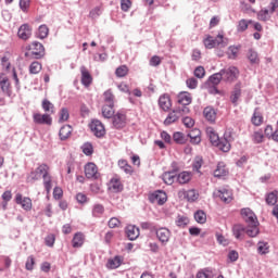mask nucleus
Listing matches in <instances>:
<instances>
[{
  "instance_id": "59",
  "label": "nucleus",
  "mask_w": 278,
  "mask_h": 278,
  "mask_svg": "<svg viewBox=\"0 0 278 278\" xmlns=\"http://www.w3.org/2000/svg\"><path fill=\"white\" fill-rule=\"evenodd\" d=\"M90 190L92 194H103V189H101V186L99 184H91Z\"/></svg>"
},
{
  "instance_id": "44",
  "label": "nucleus",
  "mask_w": 278,
  "mask_h": 278,
  "mask_svg": "<svg viewBox=\"0 0 278 278\" xmlns=\"http://www.w3.org/2000/svg\"><path fill=\"white\" fill-rule=\"evenodd\" d=\"M49 36V27L47 25L42 24L39 26L38 31H37V38L40 40H45Z\"/></svg>"
},
{
  "instance_id": "24",
  "label": "nucleus",
  "mask_w": 278,
  "mask_h": 278,
  "mask_svg": "<svg viewBox=\"0 0 278 278\" xmlns=\"http://www.w3.org/2000/svg\"><path fill=\"white\" fill-rule=\"evenodd\" d=\"M176 178H177V169H172L163 174V181L167 186H173V184H175Z\"/></svg>"
},
{
  "instance_id": "56",
  "label": "nucleus",
  "mask_w": 278,
  "mask_h": 278,
  "mask_svg": "<svg viewBox=\"0 0 278 278\" xmlns=\"http://www.w3.org/2000/svg\"><path fill=\"white\" fill-rule=\"evenodd\" d=\"M239 257H240V254L238 253V251L230 250L228 252V260H229V262H232V263L233 262H238Z\"/></svg>"
},
{
  "instance_id": "28",
  "label": "nucleus",
  "mask_w": 278,
  "mask_h": 278,
  "mask_svg": "<svg viewBox=\"0 0 278 278\" xmlns=\"http://www.w3.org/2000/svg\"><path fill=\"white\" fill-rule=\"evenodd\" d=\"M121 264H123V257L117 255L108 261L106 267L111 270H114L116 268H119Z\"/></svg>"
},
{
  "instance_id": "42",
  "label": "nucleus",
  "mask_w": 278,
  "mask_h": 278,
  "mask_svg": "<svg viewBox=\"0 0 278 278\" xmlns=\"http://www.w3.org/2000/svg\"><path fill=\"white\" fill-rule=\"evenodd\" d=\"M41 71H42V64H40V62L34 61L33 63H30L29 65L30 75H38V73H40Z\"/></svg>"
},
{
  "instance_id": "50",
  "label": "nucleus",
  "mask_w": 278,
  "mask_h": 278,
  "mask_svg": "<svg viewBox=\"0 0 278 278\" xmlns=\"http://www.w3.org/2000/svg\"><path fill=\"white\" fill-rule=\"evenodd\" d=\"M257 251L260 255H266L268 253V242L260 241L257 243Z\"/></svg>"
},
{
  "instance_id": "11",
  "label": "nucleus",
  "mask_w": 278,
  "mask_h": 278,
  "mask_svg": "<svg viewBox=\"0 0 278 278\" xmlns=\"http://www.w3.org/2000/svg\"><path fill=\"white\" fill-rule=\"evenodd\" d=\"M168 200L166 192L157 190L149 195L150 203H157V205H164Z\"/></svg>"
},
{
  "instance_id": "8",
  "label": "nucleus",
  "mask_w": 278,
  "mask_h": 278,
  "mask_svg": "<svg viewBox=\"0 0 278 278\" xmlns=\"http://www.w3.org/2000/svg\"><path fill=\"white\" fill-rule=\"evenodd\" d=\"M28 49L31 51L33 55H35V60L45 58V46L39 41H33L31 45L28 46Z\"/></svg>"
},
{
  "instance_id": "31",
  "label": "nucleus",
  "mask_w": 278,
  "mask_h": 278,
  "mask_svg": "<svg viewBox=\"0 0 278 278\" xmlns=\"http://www.w3.org/2000/svg\"><path fill=\"white\" fill-rule=\"evenodd\" d=\"M260 224H252L245 228V233L250 238H255L260 233Z\"/></svg>"
},
{
  "instance_id": "46",
  "label": "nucleus",
  "mask_w": 278,
  "mask_h": 278,
  "mask_svg": "<svg viewBox=\"0 0 278 278\" xmlns=\"http://www.w3.org/2000/svg\"><path fill=\"white\" fill-rule=\"evenodd\" d=\"M208 81L213 85V86H218L220 84V81H223V74L219 71L218 73H215L213 75H211L208 77Z\"/></svg>"
},
{
  "instance_id": "17",
  "label": "nucleus",
  "mask_w": 278,
  "mask_h": 278,
  "mask_svg": "<svg viewBox=\"0 0 278 278\" xmlns=\"http://www.w3.org/2000/svg\"><path fill=\"white\" fill-rule=\"evenodd\" d=\"M33 121L37 125H51L53 123V119L51 118V115L49 114H40V113H35L33 115Z\"/></svg>"
},
{
  "instance_id": "57",
  "label": "nucleus",
  "mask_w": 278,
  "mask_h": 278,
  "mask_svg": "<svg viewBox=\"0 0 278 278\" xmlns=\"http://www.w3.org/2000/svg\"><path fill=\"white\" fill-rule=\"evenodd\" d=\"M194 77H198V79H203L205 77V68L203 66H198L194 70Z\"/></svg>"
},
{
  "instance_id": "35",
  "label": "nucleus",
  "mask_w": 278,
  "mask_h": 278,
  "mask_svg": "<svg viewBox=\"0 0 278 278\" xmlns=\"http://www.w3.org/2000/svg\"><path fill=\"white\" fill-rule=\"evenodd\" d=\"M173 140L176 144H186V142H188V137L181 131H176L173 134Z\"/></svg>"
},
{
  "instance_id": "25",
  "label": "nucleus",
  "mask_w": 278,
  "mask_h": 278,
  "mask_svg": "<svg viewBox=\"0 0 278 278\" xmlns=\"http://www.w3.org/2000/svg\"><path fill=\"white\" fill-rule=\"evenodd\" d=\"M80 73H81V84L83 86H86V88H88V86L92 84V75H90V72H88V70L84 66L80 68Z\"/></svg>"
},
{
  "instance_id": "32",
  "label": "nucleus",
  "mask_w": 278,
  "mask_h": 278,
  "mask_svg": "<svg viewBox=\"0 0 278 278\" xmlns=\"http://www.w3.org/2000/svg\"><path fill=\"white\" fill-rule=\"evenodd\" d=\"M42 179H43V188H45L46 192L50 193L51 189L53 188V185L51 184L52 178H51V175H49V170L42 175Z\"/></svg>"
},
{
  "instance_id": "13",
  "label": "nucleus",
  "mask_w": 278,
  "mask_h": 278,
  "mask_svg": "<svg viewBox=\"0 0 278 278\" xmlns=\"http://www.w3.org/2000/svg\"><path fill=\"white\" fill-rule=\"evenodd\" d=\"M15 203L17 205H21L23 210H25V212H30L31 210V199L30 198H23V194L21 193H16L15 195Z\"/></svg>"
},
{
  "instance_id": "33",
  "label": "nucleus",
  "mask_w": 278,
  "mask_h": 278,
  "mask_svg": "<svg viewBox=\"0 0 278 278\" xmlns=\"http://www.w3.org/2000/svg\"><path fill=\"white\" fill-rule=\"evenodd\" d=\"M102 115L104 118H113L114 114V104H105L102 106Z\"/></svg>"
},
{
  "instance_id": "36",
  "label": "nucleus",
  "mask_w": 278,
  "mask_h": 278,
  "mask_svg": "<svg viewBox=\"0 0 278 278\" xmlns=\"http://www.w3.org/2000/svg\"><path fill=\"white\" fill-rule=\"evenodd\" d=\"M84 245V235L81 232L75 233L72 240V247L74 249H79Z\"/></svg>"
},
{
  "instance_id": "5",
  "label": "nucleus",
  "mask_w": 278,
  "mask_h": 278,
  "mask_svg": "<svg viewBox=\"0 0 278 278\" xmlns=\"http://www.w3.org/2000/svg\"><path fill=\"white\" fill-rule=\"evenodd\" d=\"M112 118L113 129H125L127 127V114L118 111Z\"/></svg>"
},
{
  "instance_id": "37",
  "label": "nucleus",
  "mask_w": 278,
  "mask_h": 278,
  "mask_svg": "<svg viewBox=\"0 0 278 278\" xmlns=\"http://www.w3.org/2000/svg\"><path fill=\"white\" fill-rule=\"evenodd\" d=\"M251 23H253L252 20H249V21L244 20V18L240 20L238 25H237V31L239 34H242V33L247 31V29H249V25H251Z\"/></svg>"
},
{
  "instance_id": "30",
  "label": "nucleus",
  "mask_w": 278,
  "mask_h": 278,
  "mask_svg": "<svg viewBox=\"0 0 278 278\" xmlns=\"http://www.w3.org/2000/svg\"><path fill=\"white\" fill-rule=\"evenodd\" d=\"M176 179L181 186H184V185L188 184L190 181V179H192V173L182 172L177 175Z\"/></svg>"
},
{
  "instance_id": "22",
  "label": "nucleus",
  "mask_w": 278,
  "mask_h": 278,
  "mask_svg": "<svg viewBox=\"0 0 278 278\" xmlns=\"http://www.w3.org/2000/svg\"><path fill=\"white\" fill-rule=\"evenodd\" d=\"M177 103L178 105H190L192 103V97L188 91H181L177 96Z\"/></svg>"
},
{
  "instance_id": "2",
  "label": "nucleus",
  "mask_w": 278,
  "mask_h": 278,
  "mask_svg": "<svg viewBox=\"0 0 278 278\" xmlns=\"http://www.w3.org/2000/svg\"><path fill=\"white\" fill-rule=\"evenodd\" d=\"M203 45L205 49H216V47H220L222 49H224V47H227L228 41L227 39H225V36H223L222 34H218L216 38L208 35L203 40Z\"/></svg>"
},
{
  "instance_id": "43",
  "label": "nucleus",
  "mask_w": 278,
  "mask_h": 278,
  "mask_svg": "<svg viewBox=\"0 0 278 278\" xmlns=\"http://www.w3.org/2000/svg\"><path fill=\"white\" fill-rule=\"evenodd\" d=\"M248 60L250 61L251 64H260V55L253 49H250L248 51Z\"/></svg>"
},
{
  "instance_id": "47",
  "label": "nucleus",
  "mask_w": 278,
  "mask_h": 278,
  "mask_svg": "<svg viewBox=\"0 0 278 278\" xmlns=\"http://www.w3.org/2000/svg\"><path fill=\"white\" fill-rule=\"evenodd\" d=\"M277 191H271L266 194L265 201L267 205H277Z\"/></svg>"
},
{
  "instance_id": "29",
  "label": "nucleus",
  "mask_w": 278,
  "mask_h": 278,
  "mask_svg": "<svg viewBox=\"0 0 278 278\" xmlns=\"http://www.w3.org/2000/svg\"><path fill=\"white\" fill-rule=\"evenodd\" d=\"M240 49H242L241 45L238 46H229L228 47V60H237L238 59V53H240Z\"/></svg>"
},
{
  "instance_id": "52",
  "label": "nucleus",
  "mask_w": 278,
  "mask_h": 278,
  "mask_svg": "<svg viewBox=\"0 0 278 278\" xmlns=\"http://www.w3.org/2000/svg\"><path fill=\"white\" fill-rule=\"evenodd\" d=\"M127 73H129V68L127 67V65H121L115 71L116 77H126Z\"/></svg>"
},
{
  "instance_id": "48",
  "label": "nucleus",
  "mask_w": 278,
  "mask_h": 278,
  "mask_svg": "<svg viewBox=\"0 0 278 278\" xmlns=\"http://www.w3.org/2000/svg\"><path fill=\"white\" fill-rule=\"evenodd\" d=\"M227 175V169L223 163H218L216 169L214 170V177L220 178Z\"/></svg>"
},
{
  "instance_id": "63",
  "label": "nucleus",
  "mask_w": 278,
  "mask_h": 278,
  "mask_svg": "<svg viewBox=\"0 0 278 278\" xmlns=\"http://www.w3.org/2000/svg\"><path fill=\"white\" fill-rule=\"evenodd\" d=\"M34 264H36V260L34 258V256H28L25 264L26 270H34Z\"/></svg>"
},
{
  "instance_id": "4",
  "label": "nucleus",
  "mask_w": 278,
  "mask_h": 278,
  "mask_svg": "<svg viewBox=\"0 0 278 278\" xmlns=\"http://www.w3.org/2000/svg\"><path fill=\"white\" fill-rule=\"evenodd\" d=\"M49 170V165L42 163L35 170H31L26 177V181L29 184L31 181H38L43 175Z\"/></svg>"
},
{
  "instance_id": "15",
  "label": "nucleus",
  "mask_w": 278,
  "mask_h": 278,
  "mask_svg": "<svg viewBox=\"0 0 278 278\" xmlns=\"http://www.w3.org/2000/svg\"><path fill=\"white\" fill-rule=\"evenodd\" d=\"M240 97H242V83H237L230 93V103L235 106L238 105Z\"/></svg>"
},
{
  "instance_id": "39",
  "label": "nucleus",
  "mask_w": 278,
  "mask_h": 278,
  "mask_svg": "<svg viewBox=\"0 0 278 278\" xmlns=\"http://www.w3.org/2000/svg\"><path fill=\"white\" fill-rule=\"evenodd\" d=\"M184 195H185V199H187V201H189V203H194V201H197V199H199V193H197V190H194V189L185 191Z\"/></svg>"
},
{
  "instance_id": "45",
  "label": "nucleus",
  "mask_w": 278,
  "mask_h": 278,
  "mask_svg": "<svg viewBox=\"0 0 278 278\" xmlns=\"http://www.w3.org/2000/svg\"><path fill=\"white\" fill-rule=\"evenodd\" d=\"M194 219L200 225H205V223L207 222V215L203 211L200 210L194 213Z\"/></svg>"
},
{
  "instance_id": "23",
  "label": "nucleus",
  "mask_w": 278,
  "mask_h": 278,
  "mask_svg": "<svg viewBox=\"0 0 278 278\" xmlns=\"http://www.w3.org/2000/svg\"><path fill=\"white\" fill-rule=\"evenodd\" d=\"M203 116L208 123H216V110L212 106H206L203 110Z\"/></svg>"
},
{
  "instance_id": "53",
  "label": "nucleus",
  "mask_w": 278,
  "mask_h": 278,
  "mask_svg": "<svg viewBox=\"0 0 278 278\" xmlns=\"http://www.w3.org/2000/svg\"><path fill=\"white\" fill-rule=\"evenodd\" d=\"M103 97L106 104L114 105V93H112V90L104 91Z\"/></svg>"
},
{
  "instance_id": "58",
  "label": "nucleus",
  "mask_w": 278,
  "mask_h": 278,
  "mask_svg": "<svg viewBox=\"0 0 278 278\" xmlns=\"http://www.w3.org/2000/svg\"><path fill=\"white\" fill-rule=\"evenodd\" d=\"M175 110L180 117L182 114H190V108L188 105L176 106Z\"/></svg>"
},
{
  "instance_id": "6",
  "label": "nucleus",
  "mask_w": 278,
  "mask_h": 278,
  "mask_svg": "<svg viewBox=\"0 0 278 278\" xmlns=\"http://www.w3.org/2000/svg\"><path fill=\"white\" fill-rule=\"evenodd\" d=\"M241 218L244 220L245 225H260V222L257 220V216L255 213L249 208L244 207L240 211Z\"/></svg>"
},
{
  "instance_id": "12",
  "label": "nucleus",
  "mask_w": 278,
  "mask_h": 278,
  "mask_svg": "<svg viewBox=\"0 0 278 278\" xmlns=\"http://www.w3.org/2000/svg\"><path fill=\"white\" fill-rule=\"evenodd\" d=\"M155 235L157 240L163 244H168V240H170V230L168 228H157L155 230Z\"/></svg>"
},
{
  "instance_id": "64",
  "label": "nucleus",
  "mask_w": 278,
  "mask_h": 278,
  "mask_svg": "<svg viewBox=\"0 0 278 278\" xmlns=\"http://www.w3.org/2000/svg\"><path fill=\"white\" fill-rule=\"evenodd\" d=\"M30 3L31 0H20V9L22 12H27V10H29Z\"/></svg>"
},
{
  "instance_id": "54",
  "label": "nucleus",
  "mask_w": 278,
  "mask_h": 278,
  "mask_svg": "<svg viewBox=\"0 0 278 278\" xmlns=\"http://www.w3.org/2000/svg\"><path fill=\"white\" fill-rule=\"evenodd\" d=\"M186 86L190 90H197V87L199 86V80L197 78H194V77L188 78L186 80Z\"/></svg>"
},
{
  "instance_id": "16",
  "label": "nucleus",
  "mask_w": 278,
  "mask_h": 278,
  "mask_svg": "<svg viewBox=\"0 0 278 278\" xmlns=\"http://www.w3.org/2000/svg\"><path fill=\"white\" fill-rule=\"evenodd\" d=\"M20 40H29L31 38V26L29 24H22L17 30Z\"/></svg>"
},
{
  "instance_id": "9",
  "label": "nucleus",
  "mask_w": 278,
  "mask_h": 278,
  "mask_svg": "<svg viewBox=\"0 0 278 278\" xmlns=\"http://www.w3.org/2000/svg\"><path fill=\"white\" fill-rule=\"evenodd\" d=\"M214 197H217L223 203H231L233 201V193L227 188H222L215 191Z\"/></svg>"
},
{
  "instance_id": "55",
  "label": "nucleus",
  "mask_w": 278,
  "mask_h": 278,
  "mask_svg": "<svg viewBox=\"0 0 278 278\" xmlns=\"http://www.w3.org/2000/svg\"><path fill=\"white\" fill-rule=\"evenodd\" d=\"M190 223V219L186 216H178L176 220L177 227H181L182 229Z\"/></svg>"
},
{
  "instance_id": "18",
  "label": "nucleus",
  "mask_w": 278,
  "mask_h": 278,
  "mask_svg": "<svg viewBox=\"0 0 278 278\" xmlns=\"http://www.w3.org/2000/svg\"><path fill=\"white\" fill-rule=\"evenodd\" d=\"M125 233L128 240H138L140 237V228H138L136 225H128L125 228Z\"/></svg>"
},
{
  "instance_id": "51",
  "label": "nucleus",
  "mask_w": 278,
  "mask_h": 278,
  "mask_svg": "<svg viewBox=\"0 0 278 278\" xmlns=\"http://www.w3.org/2000/svg\"><path fill=\"white\" fill-rule=\"evenodd\" d=\"M252 123L255 125V127H260V125L264 123V116H262L261 113L254 112L252 116Z\"/></svg>"
},
{
  "instance_id": "26",
  "label": "nucleus",
  "mask_w": 278,
  "mask_h": 278,
  "mask_svg": "<svg viewBox=\"0 0 278 278\" xmlns=\"http://www.w3.org/2000/svg\"><path fill=\"white\" fill-rule=\"evenodd\" d=\"M180 115H178L176 109L168 113L167 117L164 121L165 127L173 125V123H177L179 121Z\"/></svg>"
},
{
  "instance_id": "41",
  "label": "nucleus",
  "mask_w": 278,
  "mask_h": 278,
  "mask_svg": "<svg viewBox=\"0 0 278 278\" xmlns=\"http://www.w3.org/2000/svg\"><path fill=\"white\" fill-rule=\"evenodd\" d=\"M258 21H263V23H266L270 21V11L268 9H262L257 13Z\"/></svg>"
},
{
  "instance_id": "49",
  "label": "nucleus",
  "mask_w": 278,
  "mask_h": 278,
  "mask_svg": "<svg viewBox=\"0 0 278 278\" xmlns=\"http://www.w3.org/2000/svg\"><path fill=\"white\" fill-rule=\"evenodd\" d=\"M81 150H83V153L85 155H92V153H94V147H92V143L90 142H85L83 146H81Z\"/></svg>"
},
{
  "instance_id": "19",
  "label": "nucleus",
  "mask_w": 278,
  "mask_h": 278,
  "mask_svg": "<svg viewBox=\"0 0 278 278\" xmlns=\"http://www.w3.org/2000/svg\"><path fill=\"white\" fill-rule=\"evenodd\" d=\"M244 233H247V227L242 224H236L232 226V235L236 240H244Z\"/></svg>"
},
{
  "instance_id": "14",
  "label": "nucleus",
  "mask_w": 278,
  "mask_h": 278,
  "mask_svg": "<svg viewBox=\"0 0 278 278\" xmlns=\"http://www.w3.org/2000/svg\"><path fill=\"white\" fill-rule=\"evenodd\" d=\"M108 186L109 190L111 192H114L115 194H118V192H123L124 190L123 182L121 181V178H118V176L111 178Z\"/></svg>"
},
{
  "instance_id": "38",
  "label": "nucleus",
  "mask_w": 278,
  "mask_h": 278,
  "mask_svg": "<svg viewBox=\"0 0 278 278\" xmlns=\"http://www.w3.org/2000/svg\"><path fill=\"white\" fill-rule=\"evenodd\" d=\"M105 212V206L103 204H94L92 207V216L94 218H100V216H103Z\"/></svg>"
},
{
  "instance_id": "21",
  "label": "nucleus",
  "mask_w": 278,
  "mask_h": 278,
  "mask_svg": "<svg viewBox=\"0 0 278 278\" xmlns=\"http://www.w3.org/2000/svg\"><path fill=\"white\" fill-rule=\"evenodd\" d=\"M159 105L164 112H168L173 104L170 103V97L168 94H163L159 98Z\"/></svg>"
},
{
  "instance_id": "34",
  "label": "nucleus",
  "mask_w": 278,
  "mask_h": 278,
  "mask_svg": "<svg viewBox=\"0 0 278 278\" xmlns=\"http://www.w3.org/2000/svg\"><path fill=\"white\" fill-rule=\"evenodd\" d=\"M0 86L2 92L7 93L8 97H12V89H10V79H8V77L0 80Z\"/></svg>"
},
{
  "instance_id": "40",
  "label": "nucleus",
  "mask_w": 278,
  "mask_h": 278,
  "mask_svg": "<svg viewBox=\"0 0 278 278\" xmlns=\"http://www.w3.org/2000/svg\"><path fill=\"white\" fill-rule=\"evenodd\" d=\"M118 166L122 170H124V173H126V175H131V173H134V168L131 165H129V163H127V160H119Z\"/></svg>"
},
{
  "instance_id": "7",
  "label": "nucleus",
  "mask_w": 278,
  "mask_h": 278,
  "mask_svg": "<svg viewBox=\"0 0 278 278\" xmlns=\"http://www.w3.org/2000/svg\"><path fill=\"white\" fill-rule=\"evenodd\" d=\"M89 128L96 138H103V136H105V126L99 119H92L89 124Z\"/></svg>"
},
{
  "instance_id": "27",
  "label": "nucleus",
  "mask_w": 278,
  "mask_h": 278,
  "mask_svg": "<svg viewBox=\"0 0 278 278\" xmlns=\"http://www.w3.org/2000/svg\"><path fill=\"white\" fill-rule=\"evenodd\" d=\"M71 134H73V127H71V125H65L61 127L59 131L60 140H68Z\"/></svg>"
},
{
  "instance_id": "62",
  "label": "nucleus",
  "mask_w": 278,
  "mask_h": 278,
  "mask_svg": "<svg viewBox=\"0 0 278 278\" xmlns=\"http://www.w3.org/2000/svg\"><path fill=\"white\" fill-rule=\"evenodd\" d=\"M182 124L188 129L194 127V121L192 119V117H189V116H186V117L182 118Z\"/></svg>"
},
{
  "instance_id": "1",
  "label": "nucleus",
  "mask_w": 278,
  "mask_h": 278,
  "mask_svg": "<svg viewBox=\"0 0 278 278\" xmlns=\"http://www.w3.org/2000/svg\"><path fill=\"white\" fill-rule=\"evenodd\" d=\"M207 136L213 147H217L219 151H223L224 153H229V151H231V140H233L231 131H225L224 137L220 138L214 130H208Z\"/></svg>"
},
{
  "instance_id": "3",
  "label": "nucleus",
  "mask_w": 278,
  "mask_h": 278,
  "mask_svg": "<svg viewBox=\"0 0 278 278\" xmlns=\"http://www.w3.org/2000/svg\"><path fill=\"white\" fill-rule=\"evenodd\" d=\"M223 81L226 84H233L240 76V70L236 66H229L220 70Z\"/></svg>"
},
{
  "instance_id": "10",
  "label": "nucleus",
  "mask_w": 278,
  "mask_h": 278,
  "mask_svg": "<svg viewBox=\"0 0 278 278\" xmlns=\"http://www.w3.org/2000/svg\"><path fill=\"white\" fill-rule=\"evenodd\" d=\"M85 176L87 179H98L100 177L99 167L97 164L90 162L85 165Z\"/></svg>"
},
{
  "instance_id": "61",
  "label": "nucleus",
  "mask_w": 278,
  "mask_h": 278,
  "mask_svg": "<svg viewBox=\"0 0 278 278\" xmlns=\"http://www.w3.org/2000/svg\"><path fill=\"white\" fill-rule=\"evenodd\" d=\"M121 8L123 12H129L131 8V0H121Z\"/></svg>"
},
{
  "instance_id": "20",
  "label": "nucleus",
  "mask_w": 278,
  "mask_h": 278,
  "mask_svg": "<svg viewBox=\"0 0 278 278\" xmlns=\"http://www.w3.org/2000/svg\"><path fill=\"white\" fill-rule=\"evenodd\" d=\"M187 138H190L191 144H201V130L193 128L187 134Z\"/></svg>"
},
{
  "instance_id": "60",
  "label": "nucleus",
  "mask_w": 278,
  "mask_h": 278,
  "mask_svg": "<svg viewBox=\"0 0 278 278\" xmlns=\"http://www.w3.org/2000/svg\"><path fill=\"white\" fill-rule=\"evenodd\" d=\"M46 247H53L55 244V235L50 233L45 239Z\"/></svg>"
}]
</instances>
